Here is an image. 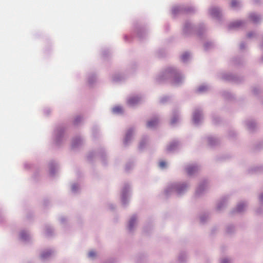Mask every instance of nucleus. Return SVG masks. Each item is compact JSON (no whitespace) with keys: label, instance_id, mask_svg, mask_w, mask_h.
Masks as SVG:
<instances>
[{"label":"nucleus","instance_id":"obj_1","mask_svg":"<svg viewBox=\"0 0 263 263\" xmlns=\"http://www.w3.org/2000/svg\"><path fill=\"white\" fill-rule=\"evenodd\" d=\"M201 114L198 111H195L193 115V121L195 123H197L199 121Z\"/></svg>","mask_w":263,"mask_h":263},{"label":"nucleus","instance_id":"obj_2","mask_svg":"<svg viewBox=\"0 0 263 263\" xmlns=\"http://www.w3.org/2000/svg\"><path fill=\"white\" fill-rule=\"evenodd\" d=\"M139 101V99L137 97H132L128 100V103L130 105H133L136 104Z\"/></svg>","mask_w":263,"mask_h":263},{"label":"nucleus","instance_id":"obj_3","mask_svg":"<svg viewBox=\"0 0 263 263\" xmlns=\"http://www.w3.org/2000/svg\"><path fill=\"white\" fill-rule=\"evenodd\" d=\"M158 123V120L156 119L149 121L147 123L148 127L151 128L155 126Z\"/></svg>","mask_w":263,"mask_h":263},{"label":"nucleus","instance_id":"obj_4","mask_svg":"<svg viewBox=\"0 0 263 263\" xmlns=\"http://www.w3.org/2000/svg\"><path fill=\"white\" fill-rule=\"evenodd\" d=\"M196 170V167L194 166H190L186 168L187 173L191 175L193 172Z\"/></svg>","mask_w":263,"mask_h":263},{"label":"nucleus","instance_id":"obj_5","mask_svg":"<svg viewBox=\"0 0 263 263\" xmlns=\"http://www.w3.org/2000/svg\"><path fill=\"white\" fill-rule=\"evenodd\" d=\"M136 221V218L135 217H132L129 223V229H132L134 224Z\"/></svg>","mask_w":263,"mask_h":263},{"label":"nucleus","instance_id":"obj_6","mask_svg":"<svg viewBox=\"0 0 263 263\" xmlns=\"http://www.w3.org/2000/svg\"><path fill=\"white\" fill-rule=\"evenodd\" d=\"M250 18H251V20L254 22H256L258 20H259V17L258 16H257L255 14H252L250 16Z\"/></svg>","mask_w":263,"mask_h":263},{"label":"nucleus","instance_id":"obj_7","mask_svg":"<svg viewBox=\"0 0 263 263\" xmlns=\"http://www.w3.org/2000/svg\"><path fill=\"white\" fill-rule=\"evenodd\" d=\"M245 206V204L244 203H241L238 205L237 207V210L238 212H241L243 207Z\"/></svg>","mask_w":263,"mask_h":263},{"label":"nucleus","instance_id":"obj_8","mask_svg":"<svg viewBox=\"0 0 263 263\" xmlns=\"http://www.w3.org/2000/svg\"><path fill=\"white\" fill-rule=\"evenodd\" d=\"M121 108L120 107H115L113 108V111L116 113L120 112L121 111Z\"/></svg>","mask_w":263,"mask_h":263},{"label":"nucleus","instance_id":"obj_9","mask_svg":"<svg viewBox=\"0 0 263 263\" xmlns=\"http://www.w3.org/2000/svg\"><path fill=\"white\" fill-rule=\"evenodd\" d=\"M189 57V54L187 53H185L182 55V60L183 61H185Z\"/></svg>","mask_w":263,"mask_h":263},{"label":"nucleus","instance_id":"obj_10","mask_svg":"<svg viewBox=\"0 0 263 263\" xmlns=\"http://www.w3.org/2000/svg\"><path fill=\"white\" fill-rule=\"evenodd\" d=\"M96 252L93 251L89 252V253H88L89 257H91V258L94 257L95 256H96Z\"/></svg>","mask_w":263,"mask_h":263},{"label":"nucleus","instance_id":"obj_11","mask_svg":"<svg viewBox=\"0 0 263 263\" xmlns=\"http://www.w3.org/2000/svg\"><path fill=\"white\" fill-rule=\"evenodd\" d=\"M241 25V22L239 21H237L236 22L233 23L232 25V27H238Z\"/></svg>","mask_w":263,"mask_h":263},{"label":"nucleus","instance_id":"obj_12","mask_svg":"<svg viewBox=\"0 0 263 263\" xmlns=\"http://www.w3.org/2000/svg\"><path fill=\"white\" fill-rule=\"evenodd\" d=\"M207 89V87L206 86H200L199 88H198V90L200 92H202V91H203Z\"/></svg>","mask_w":263,"mask_h":263},{"label":"nucleus","instance_id":"obj_13","mask_svg":"<svg viewBox=\"0 0 263 263\" xmlns=\"http://www.w3.org/2000/svg\"><path fill=\"white\" fill-rule=\"evenodd\" d=\"M166 166V163L164 161H160L159 162V166L161 168H164Z\"/></svg>","mask_w":263,"mask_h":263},{"label":"nucleus","instance_id":"obj_14","mask_svg":"<svg viewBox=\"0 0 263 263\" xmlns=\"http://www.w3.org/2000/svg\"><path fill=\"white\" fill-rule=\"evenodd\" d=\"M238 4V3L236 1H233L231 2V6L233 7H236Z\"/></svg>","mask_w":263,"mask_h":263},{"label":"nucleus","instance_id":"obj_15","mask_svg":"<svg viewBox=\"0 0 263 263\" xmlns=\"http://www.w3.org/2000/svg\"><path fill=\"white\" fill-rule=\"evenodd\" d=\"M176 146V144H171L168 147V151H171L173 148V147L175 146Z\"/></svg>","mask_w":263,"mask_h":263},{"label":"nucleus","instance_id":"obj_16","mask_svg":"<svg viewBox=\"0 0 263 263\" xmlns=\"http://www.w3.org/2000/svg\"><path fill=\"white\" fill-rule=\"evenodd\" d=\"M177 121V118L176 117L174 118L171 120V124H174Z\"/></svg>","mask_w":263,"mask_h":263},{"label":"nucleus","instance_id":"obj_17","mask_svg":"<svg viewBox=\"0 0 263 263\" xmlns=\"http://www.w3.org/2000/svg\"><path fill=\"white\" fill-rule=\"evenodd\" d=\"M217 12V10L216 9H213L211 10L212 14L214 15L215 13Z\"/></svg>","mask_w":263,"mask_h":263},{"label":"nucleus","instance_id":"obj_18","mask_svg":"<svg viewBox=\"0 0 263 263\" xmlns=\"http://www.w3.org/2000/svg\"><path fill=\"white\" fill-rule=\"evenodd\" d=\"M221 263H229V261L227 259H223Z\"/></svg>","mask_w":263,"mask_h":263},{"label":"nucleus","instance_id":"obj_19","mask_svg":"<svg viewBox=\"0 0 263 263\" xmlns=\"http://www.w3.org/2000/svg\"><path fill=\"white\" fill-rule=\"evenodd\" d=\"M47 256V255L45 254V253H43V254H42V257L43 258H45V257H46Z\"/></svg>","mask_w":263,"mask_h":263},{"label":"nucleus","instance_id":"obj_20","mask_svg":"<svg viewBox=\"0 0 263 263\" xmlns=\"http://www.w3.org/2000/svg\"><path fill=\"white\" fill-rule=\"evenodd\" d=\"M128 136H129V134H127L126 135V139H125L126 142H127V139L128 138Z\"/></svg>","mask_w":263,"mask_h":263},{"label":"nucleus","instance_id":"obj_21","mask_svg":"<svg viewBox=\"0 0 263 263\" xmlns=\"http://www.w3.org/2000/svg\"><path fill=\"white\" fill-rule=\"evenodd\" d=\"M260 199L262 200V195L260 196Z\"/></svg>","mask_w":263,"mask_h":263}]
</instances>
